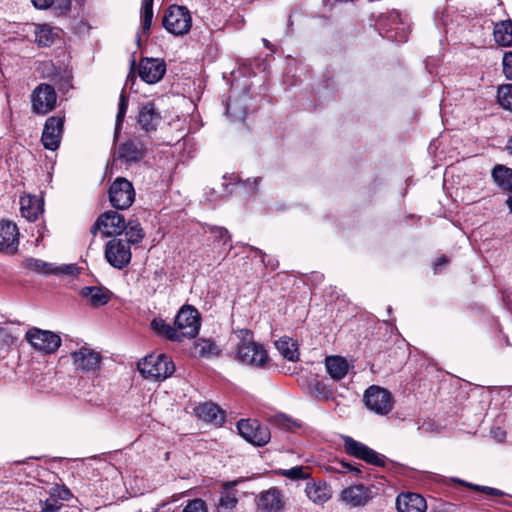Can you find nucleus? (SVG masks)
Segmentation results:
<instances>
[{
  "label": "nucleus",
  "mask_w": 512,
  "mask_h": 512,
  "mask_svg": "<svg viewBox=\"0 0 512 512\" xmlns=\"http://www.w3.org/2000/svg\"><path fill=\"white\" fill-rule=\"evenodd\" d=\"M305 493L314 504L322 505L332 497V488L325 481H309L306 483Z\"/></svg>",
  "instance_id": "nucleus-23"
},
{
  "label": "nucleus",
  "mask_w": 512,
  "mask_h": 512,
  "mask_svg": "<svg viewBox=\"0 0 512 512\" xmlns=\"http://www.w3.org/2000/svg\"><path fill=\"white\" fill-rule=\"evenodd\" d=\"M495 41L504 47L512 45V22L502 21L497 23L494 28Z\"/></svg>",
  "instance_id": "nucleus-33"
},
{
  "label": "nucleus",
  "mask_w": 512,
  "mask_h": 512,
  "mask_svg": "<svg viewBox=\"0 0 512 512\" xmlns=\"http://www.w3.org/2000/svg\"><path fill=\"white\" fill-rule=\"evenodd\" d=\"M207 232H209L216 241L223 242V244L229 242L231 238L228 230L224 227L208 226Z\"/></svg>",
  "instance_id": "nucleus-44"
},
{
  "label": "nucleus",
  "mask_w": 512,
  "mask_h": 512,
  "mask_svg": "<svg viewBox=\"0 0 512 512\" xmlns=\"http://www.w3.org/2000/svg\"><path fill=\"white\" fill-rule=\"evenodd\" d=\"M126 228L124 217L117 211L109 210L102 213L91 227V233L100 231L104 236L120 235Z\"/></svg>",
  "instance_id": "nucleus-11"
},
{
  "label": "nucleus",
  "mask_w": 512,
  "mask_h": 512,
  "mask_svg": "<svg viewBox=\"0 0 512 512\" xmlns=\"http://www.w3.org/2000/svg\"><path fill=\"white\" fill-rule=\"evenodd\" d=\"M452 481L455 483H458L462 486H465L467 488H470L472 490L480 491V492L485 493L490 496H503L504 495V493L499 489L488 487V486H480V485L472 484V483L466 482L464 480H461L459 478H452Z\"/></svg>",
  "instance_id": "nucleus-40"
},
{
  "label": "nucleus",
  "mask_w": 512,
  "mask_h": 512,
  "mask_svg": "<svg viewBox=\"0 0 512 512\" xmlns=\"http://www.w3.org/2000/svg\"><path fill=\"white\" fill-rule=\"evenodd\" d=\"M506 204L510 210V212L512 213V196H509L506 200Z\"/></svg>",
  "instance_id": "nucleus-54"
},
{
  "label": "nucleus",
  "mask_w": 512,
  "mask_h": 512,
  "mask_svg": "<svg viewBox=\"0 0 512 512\" xmlns=\"http://www.w3.org/2000/svg\"><path fill=\"white\" fill-rule=\"evenodd\" d=\"M80 295L92 306L99 307L107 304L111 298V292L98 286H87L81 289Z\"/></svg>",
  "instance_id": "nucleus-27"
},
{
  "label": "nucleus",
  "mask_w": 512,
  "mask_h": 512,
  "mask_svg": "<svg viewBox=\"0 0 512 512\" xmlns=\"http://www.w3.org/2000/svg\"><path fill=\"white\" fill-rule=\"evenodd\" d=\"M253 250H255L256 252H258V253H259V255H260V256H261V258H262V262H263L265 265L270 266L272 269H276V267H277V265H276V264H274V263H266V262H265V257H266V254H265V253H263L261 250H259V249H257V248H253Z\"/></svg>",
  "instance_id": "nucleus-53"
},
{
  "label": "nucleus",
  "mask_w": 512,
  "mask_h": 512,
  "mask_svg": "<svg viewBox=\"0 0 512 512\" xmlns=\"http://www.w3.org/2000/svg\"><path fill=\"white\" fill-rule=\"evenodd\" d=\"M493 181L499 189L512 193V169L504 165H496L491 173Z\"/></svg>",
  "instance_id": "nucleus-30"
},
{
  "label": "nucleus",
  "mask_w": 512,
  "mask_h": 512,
  "mask_svg": "<svg viewBox=\"0 0 512 512\" xmlns=\"http://www.w3.org/2000/svg\"><path fill=\"white\" fill-rule=\"evenodd\" d=\"M236 484H237V481L225 483L224 489H223V491L221 493V497H220L219 505L221 507H224L227 509H232L237 505L238 499L236 497L235 492L233 491V487Z\"/></svg>",
  "instance_id": "nucleus-35"
},
{
  "label": "nucleus",
  "mask_w": 512,
  "mask_h": 512,
  "mask_svg": "<svg viewBox=\"0 0 512 512\" xmlns=\"http://www.w3.org/2000/svg\"><path fill=\"white\" fill-rule=\"evenodd\" d=\"M274 422L285 429H291L295 422L284 414H278L274 417Z\"/></svg>",
  "instance_id": "nucleus-49"
},
{
  "label": "nucleus",
  "mask_w": 512,
  "mask_h": 512,
  "mask_svg": "<svg viewBox=\"0 0 512 512\" xmlns=\"http://www.w3.org/2000/svg\"><path fill=\"white\" fill-rule=\"evenodd\" d=\"M177 333L183 338H194L200 328V317L197 309L192 306H183L177 313L174 321Z\"/></svg>",
  "instance_id": "nucleus-9"
},
{
  "label": "nucleus",
  "mask_w": 512,
  "mask_h": 512,
  "mask_svg": "<svg viewBox=\"0 0 512 512\" xmlns=\"http://www.w3.org/2000/svg\"><path fill=\"white\" fill-rule=\"evenodd\" d=\"M124 231L127 237L124 241L127 242L129 246L130 244L140 243L145 235L140 223L137 221H129L126 223Z\"/></svg>",
  "instance_id": "nucleus-34"
},
{
  "label": "nucleus",
  "mask_w": 512,
  "mask_h": 512,
  "mask_svg": "<svg viewBox=\"0 0 512 512\" xmlns=\"http://www.w3.org/2000/svg\"><path fill=\"white\" fill-rule=\"evenodd\" d=\"M140 374L151 380H164L175 370L172 360L164 354H151L143 358L137 365Z\"/></svg>",
  "instance_id": "nucleus-2"
},
{
  "label": "nucleus",
  "mask_w": 512,
  "mask_h": 512,
  "mask_svg": "<svg viewBox=\"0 0 512 512\" xmlns=\"http://www.w3.org/2000/svg\"><path fill=\"white\" fill-rule=\"evenodd\" d=\"M19 245V231L11 221L0 222V251L13 254Z\"/></svg>",
  "instance_id": "nucleus-19"
},
{
  "label": "nucleus",
  "mask_w": 512,
  "mask_h": 512,
  "mask_svg": "<svg viewBox=\"0 0 512 512\" xmlns=\"http://www.w3.org/2000/svg\"><path fill=\"white\" fill-rule=\"evenodd\" d=\"M38 9L54 8L55 10H67L70 6V0H31Z\"/></svg>",
  "instance_id": "nucleus-38"
},
{
  "label": "nucleus",
  "mask_w": 512,
  "mask_h": 512,
  "mask_svg": "<svg viewBox=\"0 0 512 512\" xmlns=\"http://www.w3.org/2000/svg\"><path fill=\"white\" fill-rule=\"evenodd\" d=\"M197 416L205 422L220 425L224 421V413L213 403H204L196 408Z\"/></svg>",
  "instance_id": "nucleus-29"
},
{
  "label": "nucleus",
  "mask_w": 512,
  "mask_h": 512,
  "mask_svg": "<svg viewBox=\"0 0 512 512\" xmlns=\"http://www.w3.org/2000/svg\"><path fill=\"white\" fill-rule=\"evenodd\" d=\"M342 439L344 450L348 455L361 459L375 466L385 465L384 457L379 455L376 451L369 448L365 444L356 441L350 436H343Z\"/></svg>",
  "instance_id": "nucleus-13"
},
{
  "label": "nucleus",
  "mask_w": 512,
  "mask_h": 512,
  "mask_svg": "<svg viewBox=\"0 0 512 512\" xmlns=\"http://www.w3.org/2000/svg\"><path fill=\"white\" fill-rule=\"evenodd\" d=\"M257 506L263 512H279L285 506L284 496L278 488L271 487L258 495Z\"/></svg>",
  "instance_id": "nucleus-20"
},
{
  "label": "nucleus",
  "mask_w": 512,
  "mask_h": 512,
  "mask_svg": "<svg viewBox=\"0 0 512 512\" xmlns=\"http://www.w3.org/2000/svg\"><path fill=\"white\" fill-rule=\"evenodd\" d=\"M23 266L35 273L40 274H70L72 273L74 267L73 266H64V267H54L51 263L45 262L36 258H26L23 260Z\"/></svg>",
  "instance_id": "nucleus-24"
},
{
  "label": "nucleus",
  "mask_w": 512,
  "mask_h": 512,
  "mask_svg": "<svg viewBox=\"0 0 512 512\" xmlns=\"http://www.w3.org/2000/svg\"><path fill=\"white\" fill-rule=\"evenodd\" d=\"M258 182H259V179H257V178H255L253 180V184H254L253 188H255L258 185Z\"/></svg>",
  "instance_id": "nucleus-58"
},
{
  "label": "nucleus",
  "mask_w": 512,
  "mask_h": 512,
  "mask_svg": "<svg viewBox=\"0 0 512 512\" xmlns=\"http://www.w3.org/2000/svg\"><path fill=\"white\" fill-rule=\"evenodd\" d=\"M498 103L501 107L512 111V84L499 86L497 91Z\"/></svg>",
  "instance_id": "nucleus-37"
},
{
  "label": "nucleus",
  "mask_w": 512,
  "mask_h": 512,
  "mask_svg": "<svg viewBox=\"0 0 512 512\" xmlns=\"http://www.w3.org/2000/svg\"><path fill=\"white\" fill-rule=\"evenodd\" d=\"M226 113L235 119H243L247 110L244 107H240L237 102H234L227 105Z\"/></svg>",
  "instance_id": "nucleus-45"
},
{
  "label": "nucleus",
  "mask_w": 512,
  "mask_h": 512,
  "mask_svg": "<svg viewBox=\"0 0 512 512\" xmlns=\"http://www.w3.org/2000/svg\"><path fill=\"white\" fill-rule=\"evenodd\" d=\"M164 28L174 35L187 34L192 26V18L189 10L184 6L171 5L163 17Z\"/></svg>",
  "instance_id": "nucleus-4"
},
{
  "label": "nucleus",
  "mask_w": 512,
  "mask_h": 512,
  "mask_svg": "<svg viewBox=\"0 0 512 512\" xmlns=\"http://www.w3.org/2000/svg\"><path fill=\"white\" fill-rule=\"evenodd\" d=\"M13 342V337L6 329H0V344L10 345Z\"/></svg>",
  "instance_id": "nucleus-51"
},
{
  "label": "nucleus",
  "mask_w": 512,
  "mask_h": 512,
  "mask_svg": "<svg viewBox=\"0 0 512 512\" xmlns=\"http://www.w3.org/2000/svg\"><path fill=\"white\" fill-rule=\"evenodd\" d=\"M39 505L41 512H56L62 507V503L51 493L47 499L40 500Z\"/></svg>",
  "instance_id": "nucleus-43"
},
{
  "label": "nucleus",
  "mask_w": 512,
  "mask_h": 512,
  "mask_svg": "<svg viewBox=\"0 0 512 512\" xmlns=\"http://www.w3.org/2000/svg\"><path fill=\"white\" fill-rule=\"evenodd\" d=\"M57 101V94L53 86L42 83L38 85L32 95V111L39 115H46L51 112Z\"/></svg>",
  "instance_id": "nucleus-12"
},
{
  "label": "nucleus",
  "mask_w": 512,
  "mask_h": 512,
  "mask_svg": "<svg viewBox=\"0 0 512 512\" xmlns=\"http://www.w3.org/2000/svg\"><path fill=\"white\" fill-rule=\"evenodd\" d=\"M325 366L328 374L334 380L343 379L347 375L350 367L347 360L340 356L326 357Z\"/></svg>",
  "instance_id": "nucleus-28"
},
{
  "label": "nucleus",
  "mask_w": 512,
  "mask_h": 512,
  "mask_svg": "<svg viewBox=\"0 0 512 512\" xmlns=\"http://www.w3.org/2000/svg\"><path fill=\"white\" fill-rule=\"evenodd\" d=\"M275 346L285 359L289 361H297L299 359L297 343L291 338H280L276 341Z\"/></svg>",
  "instance_id": "nucleus-32"
},
{
  "label": "nucleus",
  "mask_w": 512,
  "mask_h": 512,
  "mask_svg": "<svg viewBox=\"0 0 512 512\" xmlns=\"http://www.w3.org/2000/svg\"><path fill=\"white\" fill-rule=\"evenodd\" d=\"M182 512H207V506L202 499L197 498L189 501Z\"/></svg>",
  "instance_id": "nucleus-46"
},
{
  "label": "nucleus",
  "mask_w": 512,
  "mask_h": 512,
  "mask_svg": "<svg viewBox=\"0 0 512 512\" xmlns=\"http://www.w3.org/2000/svg\"><path fill=\"white\" fill-rule=\"evenodd\" d=\"M64 126V117L51 116L44 125L41 141L43 146L51 151H55L61 142Z\"/></svg>",
  "instance_id": "nucleus-16"
},
{
  "label": "nucleus",
  "mask_w": 512,
  "mask_h": 512,
  "mask_svg": "<svg viewBox=\"0 0 512 512\" xmlns=\"http://www.w3.org/2000/svg\"><path fill=\"white\" fill-rule=\"evenodd\" d=\"M379 28L384 31L385 36L392 41L406 42L410 32L409 24L397 11H391L382 16L378 22Z\"/></svg>",
  "instance_id": "nucleus-5"
},
{
  "label": "nucleus",
  "mask_w": 512,
  "mask_h": 512,
  "mask_svg": "<svg viewBox=\"0 0 512 512\" xmlns=\"http://www.w3.org/2000/svg\"><path fill=\"white\" fill-rule=\"evenodd\" d=\"M448 263V259L445 255H441L437 258L435 264H434V268L435 270H437L439 267L445 265Z\"/></svg>",
  "instance_id": "nucleus-52"
},
{
  "label": "nucleus",
  "mask_w": 512,
  "mask_h": 512,
  "mask_svg": "<svg viewBox=\"0 0 512 512\" xmlns=\"http://www.w3.org/2000/svg\"><path fill=\"white\" fill-rule=\"evenodd\" d=\"M116 156L125 164L138 162L144 156V145L140 139H128L118 146Z\"/></svg>",
  "instance_id": "nucleus-18"
},
{
  "label": "nucleus",
  "mask_w": 512,
  "mask_h": 512,
  "mask_svg": "<svg viewBox=\"0 0 512 512\" xmlns=\"http://www.w3.org/2000/svg\"><path fill=\"white\" fill-rule=\"evenodd\" d=\"M131 249L127 242L119 238L109 240L105 248L107 262L117 269L126 267L131 261Z\"/></svg>",
  "instance_id": "nucleus-14"
},
{
  "label": "nucleus",
  "mask_w": 512,
  "mask_h": 512,
  "mask_svg": "<svg viewBox=\"0 0 512 512\" xmlns=\"http://www.w3.org/2000/svg\"><path fill=\"white\" fill-rule=\"evenodd\" d=\"M153 19V0L142 1L141 25L144 32L151 27Z\"/></svg>",
  "instance_id": "nucleus-39"
},
{
  "label": "nucleus",
  "mask_w": 512,
  "mask_h": 512,
  "mask_svg": "<svg viewBox=\"0 0 512 512\" xmlns=\"http://www.w3.org/2000/svg\"><path fill=\"white\" fill-rule=\"evenodd\" d=\"M432 512H451V511H449L448 509L442 508V509L433 510Z\"/></svg>",
  "instance_id": "nucleus-56"
},
{
  "label": "nucleus",
  "mask_w": 512,
  "mask_h": 512,
  "mask_svg": "<svg viewBox=\"0 0 512 512\" xmlns=\"http://www.w3.org/2000/svg\"><path fill=\"white\" fill-rule=\"evenodd\" d=\"M236 335L239 339L236 359L244 365L264 367L269 360L268 353L260 343L254 341L252 332L241 329Z\"/></svg>",
  "instance_id": "nucleus-1"
},
{
  "label": "nucleus",
  "mask_w": 512,
  "mask_h": 512,
  "mask_svg": "<svg viewBox=\"0 0 512 512\" xmlns=\"http://www.w3.org/2000/svg\"><path fill=\"white\" fill-rule=\"evenodd\" d=\"M366 407L379 415H387L393 408L392 394L385 388L372 385L366 389L363 397Z\"/></svg>",
  "instance_id": "nucleus-6"
},
{
  "label": "nucleus",
  "mask_w": 512,
  "mask_h": 512,
  "mask_svg": "<svg viewBox=\"0 0 512 512\" xmlns=\"http://www.w3.org/2000/svg\"><path fill=\"white\" fill-rule=\"evenodd\" d=\"M35 42L40 47H49L60 38L61 30L49 24H33Z\"/></svg>",
  "instance_id": "nucleus-25"
},
{
  "label": "nucleus",
  "mask_w": 512,
  "mask_h": 512,
  "mask_svg": "<svg viewBox=\"0 0 512 512\" xmlns=\"http://www.w3.org/2000/svg\"><path fill=\"white\" fill-rule=\"evenodd\" d=\"M166 72L164 60L159 58H143L139 63V76L148 83L155 84L159 82Z\"/></svg>",
  "instance_id": "nucleus-17"
},
{
  "label": "nucleus",
  "mask_w": 512,
  "mask_h": 512,
  "mask_svg": "<svg viewBox=\"0 0 512 512\" xmlns=\"http://www.w3.org/2000/svg\"><path fill=\"white\" fill-rule=\"evenodd\" d=\"M43 211V201L37 196L24 195L20 198L21 215L28 221H35Z\"/></svg>",
  "instance_id": "nucleus-26"
},
{
  "label": "nucleus",
  "mask_w": 512,
  "mask_h": 512,
  "mask_svg": "<svg viewBox=\"0 0 512 512\" xmlns=\"http://www.w3.org/2000/svg\"><path fill=\"white\" fill-rule=\"evenodd\" d=\"M25 339L36 351L46 355L55 353L62 342L58 334L37 327L28 329Z\"/></svg>",
  "instance_id": "nucleus-3"
},
{
  "label": "nucleus",
  "mask_w": 512,
  "mask_h": 512,
  "mask_svg": "<svg viewBox=\"0 0 512 512\" xmlns=\"http://www.w3.org/2000/svg\"><path fill=\"white\" fill-rule=\"evenodd\" d=\"M50 493L58 498V501L62 503V501L69 500L71 497V493L69 489L60 486H54L50 489Z\"/></svg>",
  "instance_id": "nucleus-47"
},
{
  "label": "nucleus",
  "mask_w": 512,
  "mask_h": 512,
  "mask_svg": "<svg viewBox=\"0 0 512 512\" xmlns=\"http://www.w3.org/2000/svg\"><path fill=\"white\" fill-rule=\"evenodd\" d=\"M109 200L116 209H127L135 200V190L130 181L118 177L109 188Z\"/></svg>",
  "instance_id": "nucleus-10"
},
{
  "label": "nucleus",
  "mask_w": 512,
  "mask_h": 512,
  "mask_svg": "<svg viewBox=\"0 0 512 512\" xmlns=\"http://www.w3.org/2000/svg\"><path fill=\"white\" fill-rule=\"evenodd\" d=\"M506 148L508 152L512 155V137L508 140Z\"/></svg>",
  "instance_id": "nucleus-55"
},
{
  "label": "nucleus",
  "mask_w": 512,
  "mask_h": 512,
  "mask_svg": "<svg viewBox=\"0 0 512 512\" xmlns=\"http://www.w3.org/2000/svg\"><path fill=\"white\" fill-rule=\"evenodd\" d=\"M127 108H128V97L126 96L124 90H122V92L120 94V99H119L118 113L116 116V127H115L116 133L118 132V130H120V128L122 126V122H123V119L127 112Z\"/></svg>",
  "instance_id": "nucleus-42"
},
{
  "label": "nucleus",
  "mask_w": 512,
  "mask_h": 512,
  "mask_svg": "<svg viewBox=\"0 0 512 512\" xmlns=\"http://www.w3.org/2000/svg\"><path fill=\"white\" fill-rule=\"evenodd\" d=\"M76 371L95 372L100 368L102 356L99 352L83 346L70 354Z\"/></svg>",
  "instance_id": "nucleus-15"
},
{
  "label": "nucleus",
  "mask_w": 512,
  "mask_h": 512,
  "mask_svg": "<svg viewBox=\"0 0 512 512\" xmlns=\"http://www.w3.org/2000/svg\"><path fill=\"white\" fill-rule=\"evenodd\" d=\"M338 465L340 467H334L333 468V470L336 471V472H339V473L355 472L356 474L360 473V470L357 467L352 466L351 464L346 463L344 461H340L338 463Z\"/></svg>",
  "instance_id": "nucleus-50"
},
{
  "label": "nucleus",
  "mask_w": 512,
  "mask_h": 512,
  "mask_svg": "<svg viewBox=\"0 0 512 512\" xmlns=\"http://www.w3.org/2000/svg\"><path fill=\"white\" fill-rule=\"evenodd\" d=\"M151 329L159 336L166 337L171 341H181L180 334L174 326L166 323L161 318H154L151 322Z\"/></svg>",
  "instance_id": "nucleus-31"
},
{
  "label": "nucleus",
  "mask_w": 512,
  "mask_h": 512,
  "mask_svg": "<svg viewBox=\"0 0 512 512\" xmlns=\"http://www.w3.org/2000/svg\"><path fill=\"white\" fill-rule=\"evenodd\" d=\"M263 43H264V45H265L267 48H270V47H271V46H270V43H269V41H268L267 39H263Z\"/></svg>",
  "instance_id": "nucleus-57"
},
{
  "label": "nucleus",
  "mask_w": 512,
  "mask_h": 512,
  "mask_svg": "<svg viewBox=\"0 0 512 512\" xmlns=\"http://www.w3.org/2000/svg\"><path fill=\"white\" fill-rule=\"evenodd\" d=\"M195 351L201 357L211 358L219 354L218 347L207 339H201L197 341L195 345Z\"/></svg>",
  "instance_id": "nucleus-36"
},
{
  "label": "nucleus",
  "mask_w": 512,
  "mask_h": 512,
  "mask_svg": "<svg viewBox=\"0 0 512 512\" xmlns=\"http://www.w3.org/2000/svg\"><path fill=\"white\" fill-rule=\"evenodd\" d=\"M281 475L291 480L307 479L310 477L307 468L303 466H295L290 469L282 470Z\"/></svg>",
  "instance_id": "nucleus-41"
},
{
  "label": "nucleus",
  "mask_w": 512,
  "mask_h": 512,
  "mask_svg": "<svg viewBox=\"0 0 512 512\" xmlns=\"http://www.w3.org/2000/svg\"><path fill=\"white\" fill-rule=\"evenodd\" d=\"M398 512H425L426 500L417 493H402L396 498Z\"/></svg>",
  "instance_id": "nucleus-21"
},
{
  "label": "nucleus",
  "mask_w": 512,
  "mask_h": 512,
  "mask_svg": "<svg viewBox=\"0 0 512 512\" xmlns=\"http://www.w3.org/2000/svg\"><path fill=\"white\" fill-rule=\"evenodd\" d=\"M239 434L255 446H265L271 439L267 426L255 419H241L237 423Z\"/></svg>",
  "instance_id": "nucleus-7"
},
{
  "label": "nucleus",
  "mask_w": 512,
  "mask_h": 512,
  "mask_svg": "<svg viewBox=\"0 0 512 512\" xmlns=\"http://www.w3.org/2000/svg\"><path fill=\"white\" fill-rule=\"evenodd\" d=\"M376 495L375 486L358 484L343 489L339 495V501L349 508H358L367 505Z\"/></svg>",
  "instance_id": "nucleus-8"
},
{
  "label": "nucleus",
  "mask_w": 512,
  "mask_h": 512,
  "mask_svg": "<svg viewBox=\"0 0 512 512\" xmlns=\"http://www.w3.org/2000/svg\"><path fill=\"white\" fill-rule=\"evenodd\" d=\"M161 120L160 113L151 102L145 103L141 106L137 122L140 128L146 132L155 131Z\"/></svg>",
  "instance_id": "nucleus-22"
},
{
  "label": "nucleus",
  "mask_w": 512,
  "mask_h": 512,
  "mask_svg": "<svg viewBox=\"0 0 512 512\" xmlns=\"http://www.w3.org/2000/svg\"><path fill=\"white\" fill-rule=\"evenodd\" d=\"M503 73L507 79L512 80V51L504 54Z\"/></svg>",
  "instance_id": "nucleus-48"
}]
</instances>
